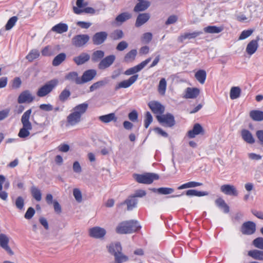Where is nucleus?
I'll use <instances>...</instances> for the list:
<instances>
[{
  "label": "nucleus",
  "instance_id": "obj_33",
  "mask_svg": "<svg viewBox=\"0 0 263 263\" xmlns=\"http://www.w3.org/2000/svg\"><path fill=\"white\" fill-rule=\"evenodd\" d=\"M105 52L103 50L95 51L91 54V60L93 63H97L103 59Z\"/></svg>",
  "mask_w": 263,
  "mask_h": 263
},
{
  "label": "nucleus",
  "instance_id": "obj_29",
  "mask_svg": "<svg viewBox=\"0 0 263 263\" xmlns=\"http://www.w3.org/2000/svg\"><path fill=\"white\" fill-rule=\"evenodd\" d=\"M99 119L104 123H108L111 121L117 122L118 118L115 113H110L107 115L99 116Z\"/></svg>",
  "mask_w": 263,
  "mask_h": 263
},
{
  "label": "nucleus",
  "instance_id": "obj_12",
  "mask_svg": "<svg viewBox=\"0 0 263 263\" xmlns=\"http://www.w3.org/2000/svg\"><path fill=\"white\" fill-rule=\"evenodd\" d=\"M256 231V224L252 221L244 222L241 227V232L244 235H252Z\"/></svg>",
  "mask_w": 263,
  "mask_h": 263
},
{
  "label": "nucleus",
  "instance_id": "obj_14",
  "mask_svg": "<svg viewBox=\"0 0 263 263\" xmlns=\"http://www.w3.org/2000/svg\"><path fill=\"white\" fill-rule=\"evenodd\" d=\"M138 75L135 74L130 77L128 80H124L118 83L115 87V89L120 88H126L133 85L138 79Z\"/></svg>",
  "mask_w": 263,
  "mask_h": 263
},
{
  "label": "nucleus",
  "instance_id": "obj_16",
  "mask_svg": "<svg viewBox=\"0 0 263 263\" xmlns=\"http://www.w3.org/2000/svg\"><path fill=\"white\" fill-rule=\"evenodd\" d=\"M34 99V97L33 96L29 90H25L23 91L18 96L17 102L20 104L24 103H31Z\"/></svg>",
  "mask_w": 263,
  "mask_h": 263
},
{
  "label": "nucleus",
  "instance_id": "obj_37",
  "mask_svg": "<svg viewBox=\"0 0 263 263\" xmlns=\"http://www.w3.org/2000/svg\"><path fill=\"white\" fill-rule=\"evenodd\" d=\"M66 58V55L65 53H61L55 56L52 62L53 66H58L64 62Z\"/></svg>",
  "mask_w": 263,
  "mask_h": 263
},
{
  "label": "nucleus",
  "instance_id": "obj_49",
  "mask_svg": "<svg viewBox=\"0 0 263 263\" xmlns=\"http://www.w3.org/2000/svg\"><path fill=\"white\" fill-rule=\"evenodd\" d=\"M123 35V32L121 30L116 29L110 34L109 36L112 40H118L122 39Z\"/></svg>",
  "mask_w": 263,
  "mask_h": 263
},
{
  "label": "nucleus",
  "instance_id": "obj_6",
  "mask_svg": "<svg viewBox=\"0 0 263 263\" xmlns=\"http://www.w3.org/2000/svg\"><path fill=\"white\" fill-rule=\"evenodd\" d=\"M108 252L114 256V258L126 256L122 253V248L119 242H111L106 246Z\"/></svg>",
  "mask_w": 263,
  "mask_h": 263
},
{
  "label": "nucleus",
  "instance_id": "obj_36",
  "mask_svg": "<svg viewBox=\"0 0 263 263\" xmlns=\"http://www.w3.org/2000/svg\"><path fill=\"white\" fill-rule=\"evenodd\" d=\"M223 26H209L204 28L205 32L208 33H219L223 30Z\"/></svg>",
  "mask_w": 263,
  "mask_h": 263
},
{
  "label": "nucleus",
  "instance_id": "obj_61",
  "mask_svg": "<svg viewBox=\"0 0 263 263\" xmlns=\"http://www.w3.org/2000/svg\"><path fill=\"white\" fill-rule=\"evenodd\" d=\"M153 35L151 32H146L143 34L142 40L146 44L149 43L152 40Z\"/></svg>",
  "mask_w": 263,
  "mask_h": 263
},
{
  "label": "nucleus",
  "instance_id": "obj_20",
  "mask_svg": "<svg viewBox=\"0 0 263 263\" xmlns=\"http://www.w3.org/2000/svg\"><path fill=\"white\" fill-rule=\"evenodd\" d=\"M259 40V37L257 36L255 40L250 41L247 46L246 51L249 55H252L257 50L258 47V41Z\"/></svg>",
  "mask_w": 263,
  "mask_h": 263
},
{
  "label": "nucleus",
  "instance_id": "obj_34",
  "mask_svg": "<svg viewBox=\"0 0 263 263\" xmlns=\"http://www.w3.org/2000/svg\"><path fill=\"white\" fill-rule=\"evenodd\" d=\"M151 5L150 2H140L138 3L134 8V11L139 12L146 10Z\"/></svg>",
  "mask_w": 263,
  "mask_h": 263
},
{
  "label": "nucleus",
  "instance_id": "obj_59",
  "mask_svg": "<svg viewBox=\"0 0 263 263\" xmlns=\"http://www.w3.org/2000/svg\"><path fill=\"white\" fill-rule=\"evenodd\" d=\"M35 213L34 209L32 207H30L25 214L24 217L27 219H30L34 216Z\"/></svg>",
  "mask_w": 263,
  "mask_h": 263
},
{
  "label": "nucleus",
  "instance_id": "obj_11",
  "mask_svg": "<svg viewBox=\"0 0 263 263\" xmlns=\"http://www.w3.org/2000/svg\"><path fill=\"white\" fill-rule=\"evenodd\" d=\"M148 105L152 112L157 115H162L165 111V107L158 101H150Z\"/></svg>",
  "mask_w": 263,
  "mask_h": 263
},
{
  "label": "nucleus",
  "instance_id": "obj_47",
  "mask_svg": "<svg viewBox=\"0 0 263 263\" xmlns=\"http://www.w3.org/2000/svg\"><path fill=\"white\" fill-rule=\"evenodd\" d=\"M202 185V183L195 182V181H190L187 182L186 183L183 184L179 186L178 187V190H183L187 188H191V187H195L197 186H201Z\"/></svg>",
  "mask_w": 263,
  "mask_h": 263
},
{
  "label": "nucleus",
  "instance_id": "obj_32",
  "mask_svg": "<svg viewBox=\"0 0 263 263\" xmlns=\"http://www.w3.org/2000/svg\"><path fill=\"white\" fill-rule=\"evenodd\" d=\"M248 255L255 260L263 261V250H253L248 252Z\"/></svg>",
  "mask_w": 263,
  "mask_h": 263
},
{
  "label": "nucleus",
  "instance_id": "obj_24",
  "mask_svg": "<svg viewBox=\"0 0 263 263\" xmlns=\"http://www.w3.org/2000/svg\"><path fill=\"white\" fill-rule=\"evenodd\" d=\"M81 120V117L72 111L67 117V122L70 126H74Z\"/></svg>",
  "mask_w": 263,
  "mask_h": 263
},
{
  "label": "nucleus",
  "instance_id": "obj_50",
  "mask_svg": "<svg viewBox=\"0 0 263 263\" xmlns=\"http://www.w3.org/2000/svg\"><path fill=\"white\" fill-rule=\"evenodd\" d=\"M40 52L37 49H32L30 52L27 55L26 58L29 62H32L34 60L37 59L40 56Z\"/></svg>",
  "mask_w": 263,
  "mask_h": 263
},
{
  "label": "nucleus",
  "instance_id": "obj_3",
  "mask_svg": "<svg viewBox=\"0 0 263 263\" xmlns=\"http://www.w3.org/2000/svg\"><path fill=\"white\" fill-rule=\"evenodd\" d=\"M58 80L53 79L43 86L41 87L37 90L36 95L39 97H44L50 93L58 84Z\"/></svg>",
  "mask_w": 263,
  "mask_h": 263
},
{
  "label": "nucleus",
  "instance_id": "obj_44",
  "mask_svg": "<svg viewBox=\"0 0 263 263\" xmlns=\"http://www.w3.org/2000/svg\"><path fill=\"white\" fill-rule=\"evenodd\" d=\"M132 15L128 12H123L118 15L116 18L117 22L122 23L132 18Z\"/></svg>",
  "mask_w": 263,
  "mask_h": 263
},
{
  "label": "nucleus",
  "instance_id": "obj_26",
  "mask_svg": "<svg viewBox=\"0 0 263 263\" xmlns=\"http://www.w3.org/2000/svg\"><path fill=\"white\" fill-rule=\"evenodd\" d=\"M241 136L242 139L249 144H253L255 142V139L252 133L247 129H242L241 132Z\"/></svg>",
  "mask_w": 263,
  "mask_h": 263
},
{
  "label": "nucleus",
  "instance_id": "obj_41",
  "mask_svg": "<svg viewBox=\"0 0 263 263\" xmlns=\"http://www.w3.org/2000/svg\"><path fill=\"white\" fill-rule=\"evenodd\" d=\"M241 89L238 86H234L231 88L230 97L232 100H235L240 97Z\"/></svg>",
  "mask_w": 263,
  "mask_h": 263
},
{
  "label": "nucleus",
  "instance_id": "obj_45",
  "mask_svg": "<svg viewBox=\"0 0 263 263\" xmlns=\"http://www.w3.org/2000/svg\"><path fill=\"white\" fill-rule=\"evenodd\" d=\"M186 195L188 196H198L201 197L206 196L209 194L207 192L198 191L195 190H189L186 192Z\"/></svg>",
  "mask_w": 263,
  "mask_h": 263
},
{
  "label": "nucleus",
  "instance_id": "obj_7",
  "mask_svg": "<svg viewBox=\"0 0 263 263\" xmlns=\"http://www.w3.org/2000/svg\"><path fill=\"white\" fill-rule=\"evenodd\" d=\"M88 232L90 237L99 239H103L106 234V230L98 226L89 229Z\"/></svg>",
  "mask_w": 263,
  "mask_h": 263
},
{
  "label": "nucleus",
  "instance_id": "obj_51",
  "mask_svg": "<svg viewBox=\"0 0 263 263\" xmlns=\"http://www.w3.org/2000/svg\"><path fill=\"white\" fill-rule=\"evenodd\" d=\"M166 88V81L164 78H162L159 81L158 90L159 93L162 95L164 96L165 93V90Z\"/></svg>",
  "mask_w": 263,
  "mask_h": 263
},
{
  "label": "nucleus",
  "instance_id": "obj_55",
  "mask_svg": "<svg viewBox=\"0 0 263 263\" xmlns=\"http://www.w3.org/2000/svg\"><path fill=\"white\" fill-rule=\"evenodd\" d=\"M17 21V17L16 16H12L7 22L5 28L7 30L11 29L15 25Z\"/></svg>",
  "mask_w": 263,
  "mask_h": 263
},
{
  "label": "nucleus",
  "instance_id": "obj_64",
  "mask_svg": "<svg viewBox=\"0 0 263 263\" xmlns=\"http://www.w3.org/2000/svg\"><path fill=\"white\" fill-rule=\"evenodd\" d=\"M256 136L259 141L260 144L263 146V130H258L256 132Z\"/></svg>",
  "mask_w": 263,
  "mask_h": 263
},
{
  "label": "nucleus",
  "instance_id": "obj_63",
  "mask_svg": "<svg viewBox=\"0 0 263 263\" xmlns=\"http://www.w3.org/2000/svg\"><path fill=\"white\" fill-rule=\"evenodd\" d=\"M128 47V44L125 41L120 42L117 46L116 49L118 51H123L124 49L127 48Z\"/></svg>",
  "mask_w": 263,
  "mask_h": 263
},
{
  "label": "nucleus",
  "instance_id": "obj_60",
  "mask_svg": "<svg viewBox=\"0 0 263 263\" xmlns=\"http://www.w3.org/2000/svg\"><path fill=\"white\" fill-rule=\"evenodd\" d=\"M73 195L76 200L78 202H81L82 199V193L80 190L78 189H74L73 191Z\"/></svg>",
  "mask_w": 263,
  "mask_h": 263
},
{
  "label": "nucleus",
  "instance_id": "obj_8",
  "mask_svg": "<svg viewBox=\"0 0 263 263\" xmlns=\"http://www.w3.org/2000/svg\"><path fill=\"white\" fill-rule=\"evenodd\" d=\"M89 39V36L87 34H79L73 36L71 42L74 46L82 47L87 44Z\"/></svg>",
  "mask_w": 263,
  "mask_h": 263
},
{
  "label": "nucleus",
  "instance_id": "obj_4",
  "mask_svg": "<svg viewBox=\"0 0 263 263\" xmlns=\"http://www.w3.org/2000/svg\"><path fill=\"white\" fill-rule=\"evenodd\" d=\"M158 175L155 173H145L143 175L134 174V178L140 183L151 184L154 180L159 179Z\"/></svg>",
  "mask_w": 263,
  "mask_h": 263
},
{
  "label": "nucleus",
  "instance_id": "obj_42",
  "mask_svg": "<svg viewBox=\"0 0 263 263\" xmlns=\"http://www.w3.org/2000/svg\"><path fill=\"white\" fill-rule=\"evenodd\" d=\"M137 54V50H131L130 51H129L125 54L124 58V61L126 63L133 62L135 59Z\"/></svg>",
  "mask_w": 263,
  "mask_h": 263
},
{
  "label": "nucleus",
  "instance_id": "obj_17",
  "mask_svg": "<svg viewBox=\"0 0 263 263\" xmlns=\"http://www.w3.org/2000/svg\"><path fill=\"white\" fill-rule=\"evenodd\" d=\"M97 75V71L95 69H89L84 72L80 78L81 84L89 82L93 79Z\"/></svg>",
  "mask_w": 263,
  "mask_h": 263
},
{
  "label": "nucleus",
  "instance_id": "obj_43",
  "mask_svg": "<svg viewBox=\"0 0 263 263\" xmlns=\"http://www.w3.org/2000/svg\"><path fill=\"white\" fill-rule=\"evenodd\" d=\"M73 12L77 14H80L83 12L86 13L93 14L95 13V10L91 7H86L84 9H79L76 6L73 7Z\"/></svg>",
  "mask_w": 263,
  "mask_h": 263
},
{
  "label": "nucleus",
  "instance_id": "obj_2",
  "mask_svg": "<svg viewBox=\"0 0 263 263\" xmlns=\"http://www.w3.org/2000/svg\"><path fill=\"white\" fill-rule=\"evenodd\" d=\"M140 228L141 227L137 221L130 220L119 223L116 229V231L119 234H128L135 232Z\"/></svg>",
  "mask_w": 263,
  "mask_h": 263
},
{
  "label": "nucleus",
  "instance_id": "obj_40",
  "mask_svg": "<svg viewBox=\"0 0 263 263\" xmlns=\"http://www.w3.org/2000/svg\"><path fill=\"white\" fill-rule=\"evenodd\" d=\"M108 83V80L105 78L103 80H101L98 81L92 85H91L89 87V91L90 92L93 91L94 90L99 88L101 87H102Z\"/></svg>",
  "mask_w": 263,
  "mask_h": 263
},
{
  "label": "nucleus",
  "instance_id": "obj_56",
  "mask_svg": "<svg viewBox=\"0 0 263 263\" xmlns=\"http://www.w3.org/2000/svg\"><path fill=\"white\" fill-rule=\"evenodd\" d=\"M158 193L162 195H168L174 192V190L170 187H160L158 188Z\"/></svg>",
  "mask_w": 263,
  "mask_h": 263
},
{
  "label": "nucleus",
  "instance_id": "obj_35",
  "mask_svg": "<svg viewBox=\"0 0 263 263\" xmlns=\"http://www.w3.org/2000/svg\"><path fill=\"white\" fill-rule=\"evenodd\" d=\"M67 30L68 26L67 24L64 23H59L54 26L51 29L52 31L60 34L66 32Z\"/></svg>",
  "mask_w": 263,
  "mask_h": 263
},
{
  "label": "nucleus",
  "instance_id": "obj_10",
  "mask_svg": "<svg viewBox=\"0 0 263 263\" xmlns=\"http://www.w3.org/2000/svg\"><path fill=\"white\" fill-rule=\"evenodd\" d=\"M10 238L5 234H0V246L9 255L12 256L14 255L13 251L11 250L8 244Z\"/></svg>",
  "mask_w": 263,
  "mask_h": 263
},
{
  "label": "nucleus",
  "instance_id": "obj_38",
  "mask_svg": "<svg viewBox=\"0 0 263 263\" xmlns=\"http://www.w3.org/2000/svg\"><path fill=\"white\" fill-rule=\"evenodd\" d=\"M215 203L217 206L222 209L225 213H228L230 211L229 206L221 198H218L215 200Z\"/></svg>",
  "mask_w": 263,
  "mask_h": 263
},
{
  "label": "nucleus",
  "instance_id": "obj_19",
  "mask_svg": "<svg viewBox=\"0 0 263 263\" xmlns=\"http://www.w3.org/2000/svg\"><path fill=\"white\" fill-rule=\"evenodd\" d=\"M204 130L202 126L199 123H196L194 125L192 130L188 131L187 136L190 138H194L198 135H204Z\"/></svg>",
  "mask_w": 263,
  "mask_h": 263
},
{
  "label": "nucleus",
  "instance_id": "obj_57",
  "mask_svg": "<svg viewBox=\"0 0 263 263\" xmlns=\"http://www.w3.org/2000/svg\"><path fill=\"white\" fill-rule=\"evenodd\" d=\"M153 121V117L149 111H147L145 114L144 119V126L146 128H148L150 124Z\"/></svg>",
  "mask_w": 263,
  "mask_h": 263
},
{
  "label": "nucleus",
  "instance_id": "obj_53",
  "mask_svg": "<svg viewBox=\"0 0 263 263\" xmlns=\"http://www.w3.org/2000/svg\"><path fill=\"white\" fill-rule=\"evenodd\" d=\"M24 199L22 196L17 197L15 201V205L16 208L20 210H22L24 209Z\"/></svg>",
  "mask_w": 263,
  "mask_h": 263
},
{
  "label": "nucleus",
  "instance_id": "obj_54",
  "mask_svg": "<svg viewBox=\"0 0 263 263\" xmlns=\"http://www.w3.org/2000/svg\"><path fill=\"white\" fill-rule=\"evenodd\" d=\"M41 53L42 55L45 57L51 56L54 54L53 49L50 46H47L44 48L42 49Z\"/></svg>",
  "mask_w": 263,
  "mask_h": 263
},
{
  "label": "nucleus",
  "instance_id": "obj_62",
  "mask_svg": "<svg viewBox=\"0 0 263 263\" xmlns=\"http://www.w3.org/2000/svg\"><path fill=\"white\" fill-rule=\"evenodd\" d=\"M129 258L127 256H122L120 257H116L114 258V261H111L109 263H123L127 261Z\"/></svg>",
  "mask_w": 263,
  "mask_h": 263
},
{
  "label": "nucleus",
  "instance_id": "obj_18",
  "mask_svg": "<svg viewBox=\"0 0 263 263\" xmlns=\"http://www.w3.org/2000/svg\"><path fill=\"white\" fill-rule=\"evenodd\" d=\"M220 191L226 195L237 196L238 191L236 187L231 184H224L220 186Z\"/></svg>",
  "mask_w": 263,
  "mask_h": 263
},
{
  "label": "nucleus",
  "instance_id": "obj_31",
  "mask_svg": "<svg viewBox=\"0 0 263 263\" xmlns=\"http://www.w3.org/2000/svg\"><path fill=\"white\" fill-rule=\"evenodd\" d=\"M250 117L254 121L260 122L263 120V111L259 110H252L250 111Z\"/></svg>",
  "mask_w": 263,
  "mask_h": 263
},
{
  "label": "nucleus",
  "instance_id": "obj_23",
  "mask_svg": "<svg viewBox=\"0 0 263 263\" xmlns=\"http://www.w3.org/2000/svg\"><path fill=\"white\" fill-rule=\"evenodd\" d=\"M151 15L148 13H140L136 19L135 26L139 27L146 23L150 18Z\"/></svg>",
  "mask_w": 263,
  "mask_h": 263
},
{
  "label": "nucleus",
  "instance_id": "obj_22",
  "mask_svg": "<svg viewBox=\"0 0 263 263\" xmlns=\"http://www.w3.org/2000/svg\"><path fill=\"white\" fill-rule=\"evenodd\" d=\"M202 33V31H194L192 33L186 32L179 36L177 40L179 42L182 43L186 39L190 40L195 39L201 35Z\"/></svg>",
  "mask_w": 263,
  "mask_h": 263
},
{
  "label": "nucleus",
  "instance_id": "obj_48",
  "mask_svg": "<svg viewBox=\"0 0 263 263\" xmlns=\"http://www.w3.org/2000/svg\"><path fill=\"white\" fill-rule=\"evenodd\" d=\"M71 92L70 90L67 88H65L59 96V99L61 102H65L68 100L70 96Z\"/></svg>",
  "mask_w": 263,
  "mask_h": 263
},
{
  "label": "nucleus",
  "instance_id": "obj_1",
  "mask_svg": "<svg viewBox=\"0 0 263 263\" xmlns=\"http://www.w3.org/2000/svg\"><path fill=\"white\" fill-rule=\"evenodd\" d=\"M31 112L32 109H29L26 111L22 116L21 120L23 127L20 129L18 134V137L21 138H25L29 136L30 130L32 129L31 123L29 121Z\"/></svg>",
  "mask_w": 263,
  "mask_h": 263
},
{
  "label": "nucleus",
  "instance_id": "obj_9",
  "mask_svg": "<svg viewBox=\"0 0 263 263\" xmlns=\"http://www.w3.org/2000/svg\"><path fill=\"white\" fill-rule=\"evenodd\" d=\"M116 56L114 54L106 56L99 62L98 67L100 70H104L109 67L115 62Z\"/></svg>",
  "mask_w": 263,
  "mask_h": 263
},
{
  "label": "nucleus",
  "instance_id": "obj_39",
  "mask_svg": "<svg viewBox=\"0 0 263 263\" xmlns=\"http://www.w3.org/2000/svg\"><path fill=\"white\" fill-rule=\"evenodd\" d=\"M195 77L200 83L203 84L206 77V71L204 70H199L196 72Z\"/></svg>",
  "mask_w": 263,
  "mask_h": 263
},
{
  "label": "nucleus",
  "instance_id": "obj_28",
  "mask_svg": "<svg viewBox=\"0 0 263 263\" xmlns=\"http://www.w3.org/2000/svg\"><path fill=\"white\" fill-rule=\"evenodd\" d=\"M88 107V104L87 103H83L76 106L72 109V111L81 117L86 112Z\"/></svg>",
  "mask_w": 263,
  "mask_h": 263
},
{
  "label": "nucleus",
  "instance_id": "obj_27",
  "mask_svg": "<svg viewBox=\"0 0 263 263\" xmlns=\"http://www.w3.org/2000/svg\"><path fill=\"white\" fill-rule=\"evenodd\" d=\"M138 203V200L137 199L135 198L133 196L129 197L127 199H126L123 202L120 204V205H123L124 204L127 205V210L128 211L132 210L134 208H135Z\"/></svg>",
  "mask_w": 263,
  "mask_h": 263
},
{
  "label": "nucleus",
  "instance_id": "obj_52",
  "mask_svg": "<svg viewBox=\"0 0 263 263\" xmlns=\"http://www.w3.org/2000/svg\"><path fill=\"white\" fill-rule=\"evenodd\" d=\"M252 245L256 248L263 250V237H257L252 241Z\"/></svg>",
  "mask_w": 263,
  "mask_h": 263
},
{
  "label": "nucleus",
  "instance_id": "obj_30",
  "mask_svg": "<svg viewBox=\"0 0 263 263\" xmlns=\"http://www.w3.org/2000/svg\"><path fill=\"white\" fill-rule=\"evenodd\" d=\"M65 79L71 82H74L77 84H81L80 77L76 71H71L68 73L65 76Z\"/></svg>",
  "mask_w": 263,
  "mask_h": 263
},
{
  "label": "nucleus",
  "instance_id": "obj_46",
  "mask_svg": "<svg viewBox=\"0 0 263 263\" xmlns=\"http://www.w3.org/2000/svg\"><path fill=\"white\" fill-rule=\"evenodd\" d=\"M31 193L33 197L37 201H40L42 199V194L40 190L35 186L31 187Z\"/></svg>",
  "mask_w": 263,
  "mask_h": 263
},
{
  "label": "nucleus",
  "instance_id": "obj_5",
  "mask_svg": "<svg viewBox=\"0 0 263 263\" xmlns=\"http://www.w3.org/2000/svg\"><path fill=\"white\" fill-rule=\"evenodd\" d=\"M156 118L159 123L165 127H172L176 123L174 116L170 113L157 115Z\"/></svg>",
  "mask_w": 263,
  "mask_h": 263
},
{
  "label": "nucleus",
  "instance_id": "obj_21",
  "mask_svg": "<svg viewBox=\"0 0 263 263\" xmlns=\"http://www.w3.org/2000/svg\"><path fill=\"white\" fill-rule=\"evenodd\" d=\"M90 58V55L86 52H82L78 56L75 57L73 61L77 65H81L88 62Z\"/></svg>",
  "mask_w": 263,
  "mask_h": 263
},
{
  "label": "nucleus",
  "instance_id": "obj_13",
  "mask_svg": "<svg viewBox=\"0 0 263 263\" xmlns=\"http://www.w3.org/2000/svg\"><path fill=\"white\" fill-rule=\"evenodd\" d=\"M152 60L151 58H149L145 61L142 62L139 64L133 67L127 69L125 72L124 74L127 76H130L134 74L140 70H141L148 63L151 62Z\"/></svg>",
  "mask_w": 263,
  "mask_h": 263
},
{
  "label": "nucleus",
  "instance_id": "obj_25",
  "mask_svg": "<svg viewBox=\"0 0 263 263\" xmlns=\"http://www.w3.org/2000/svg\"><path fill=\"white\" fill-rule=\"evenodd\" d=\"M200 90L197 88L187 87L184 97L186 99H195L199 95Z\"/></svg>",
  "mask_w": 263,
  "mask_h": 263
},
{
  "label": "nucleus",
  "instance_id": "obj_15",
  "mask_svg": "<svg viewBox=\"0 0 263 263\" xmlns=\"http://www.w3.org/2000/svg\"><path fill=\"white\" fill-rule=\"evenodd\" d=\"M107 35V33L105 31L96 33L92 37L93 44L96 45L103 44L106 40Z\"/></svg>",
  "mask_w": 263,
  "mask_h": 263
},
{
  "label": "nucleus",
  "instance_id": "obj_58",
  "mask_svg": "<svg viewBox=\"0 0 263 263\" xmlns=\"http://www.w3.org/2000/svg\"><path fill=\"white\" fill-rule=\"evenodd\" d=\"M253 30L252 29L250 30H243L240 34L239 40H244L249 36H250L252 33H253Z\"/></svg>",
  "mask_w": 263,
  "mask_h": 263
}]
</instances>
